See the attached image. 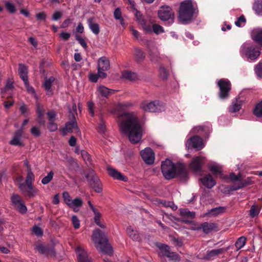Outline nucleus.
<instances>
[{
	"label": "nucleus",
	"instance_id": "f257e3e1",
	"mask_svg": "<svg viewBox=\"0 0 262 262\" xmlns=\"http://www.w3.org/2000/svg\"><path fill=\"white\" fill-rule=\"evenodd\" d=\"M120 131L128 136L132 143H137L142 136V128L136 115L133 112L125 113L118 117Z\"/></svg>",
	"mask_w": 262,
	"mask_h": 262
},
{
	"label": "nucleus",
	"instance_id": "f03ea898",
	"mask_svg": "<svg viewBox=\"0 0 262 262\" xmlns=\"http://www.w3.org/2000/svg\"><path fill=\"white\" fill-rule=\"evenodd\" d=\"M197 9V5L193 1L185 0L182 2L178 11L179 20L183 24L189 23L192 19Z\"/></svg>",
	"mask_w": 262,
	"mask_h": 262
},
{
	"label": "nucleus",
	"instance_id": "7ed1b4c3",
	"mask_svg": "<svg viewBox=\"0 0 262 262\" xmlns=\"http://www.w3.org/2000/svg\"><path fill=\"white\" fill-rule=\"evenodd\" d=\"M161 169L163 176L167 180L173 178L177 173L184 176L187 174V170L184 165L175 166L169 159L162 162Z\"/></svg>",
	"mask_w": 262,
	"mask_h": 262
},
{
	"label": "nucleus",
	"instance_id": "20e7f679",
	"mask_svg": "<svg viewBox=\"0 0 262 262\" xmlns=\"http://www.w3.org/2000/svg\"><path fill=\"white\" fill-rule=\"evenodd\" d=\"M92 239L99 251L107 254L112 253V248L108 243L106 235L99 229H96L93 232Z\"/></svg>",
	"mask_w": 262,
	"mask_h": 262
},
{
	"label": "nucleus",
	"instance_id": "39448f33",
	"mask_svg": "<svg viewBox=\"0 0 262 262\" xmlns=\"http://www.w3.org/2000/svg\"><path fill=\"white\" fill-rule=\"evenodd\" d=\"M240 52L242 56L247 58L249 62L255 61L261 54L259 47L248 43H245L242 46Z\"/></svg>",
	"mask_w": 262,
	"mask_h": 262
},
{
	"label": "nucleus",
	"instance_id": "423d86ee",
	"mask_svg": "<svg viewBox=\"0 0 262 262\" xmlns=\"http://www.w3.org/2000/svg\"><path fill=\"white\" fill-rule=\"evenodd\" d=\"M140 107L144 111L148 112H159L164 110V108L158 100L152 101L144 100L141 103Z\"/></svg>",
	"mask_w": 262,
	"mask_h": 262
},
{
	"label": "nucleus",
	"instance_id": "0eeeda50",
	"mask_svg": "<svg viewBox=\"0 0 262 262\" xmlns=\"http://www.w3.org/2000/svg\"><path fill=\"white\" fill-rule=\"evenodd\" d=\"M229 179L235 182L236 183L231 186V189L232 190H236L239 189L244 186H246L251 184L253 181L252 178H248L246 180H243L241 179V176H236L234 173H231L229 175Z\"/></svg>",
	"mask_w": 262,
	"mask_h": 262
},
{
	"label": "nucleus",
	"instance_id": "6e6552de",
	"mask_svg": "<svg viewBox=\"0 0 262 262\" xmlns=\"http://www.w3.org/2000/svg\"><path fill=\"white\" fill-rule=\"evenodd\" d=\"M110 68V63L108 59L102 56L99 58L97 62L98 74L100 78H104L107 75L105 71L109 70Z\"/></svg>",
	"mask_w": 262,
	"mask_h": 262
},
{
	"label": "nucleus",
	"instance_id": "1a4fd4ad",
	"mask_svg": "<svg viewBox=\"0 0 262 262\" xmlns=\"http://www.w3.org/2000/svg\"><path fill=\"white\" fill-rule=\"evenodd\" d=\"M158 247L160 249L161 253L169 258L170 260H173L174 262H179L180 261V256L177 253L171 251L170 248L168 245L159 244L158 245Z\"/></svg>",
	"mask_w": 262,
	"mask_h": 262
},
{
	"label": "nucleus",
	"instance_id": "9d476101",
	"mask_svg": "<svg viewBox=\"0 0 262 262\" xmlns=\"http://www.w3.org/2000/svg\"><path fill=\"white\" fill-rule=\"evenodd\" d=\"M204 147L202 138L195 136L190 138L186 142V147L189 149L194 148L196 150H199Z\"/></svg>",
	"mask_w": 262,
	"mask_h": 262
},
{
	"label": "nucleus",
	"instance_id": "9b49d317",
	"mask_svg": "<svg viewBox=\"0 0 262 262\" xmlns=\"http://www.w3.org/2000/svg\"><path fill=\"white\" fill-rule=\"evenodd\" d=\"M217 85L220 88V97L222 99L226 98L228 96L229 92L231 89V83L228 79H222L217 81Z\"/></svg>",
	"mask_w": 262,
	"mask_h": 262
},
{
	"label": "nucleus",
	"instance_id": "f8f14e48",
	"mask_svg": "<svg viewBox=\"0 0 262 262\" xmlns=\"http://www.w3.org/2000/svg\"><path fill=\"white\" fill-rule=\"evenodd\" d=\"M158 16L161 20L166 21L169 19H173L174 13L170 7L168 6H162L158 11Z\"/></svg>",
	"mask_w": 262,
	"mask_h": 262
},
{
	"label": "nucleus",
	"instance_id": "ddd939ff",
	"mask_svg": "<svg viewBox=\"0 0 262 262\" xmlns=\"http://www.w3.org/2000/svg\"><path fill=\"white\" fill-rule=\"evenodd\" d=\"M11 201L15 208L20 213L24 214L27 212V207L25 205L20 196L17 194H13L11 198Z\"/></svg>",
	"mask_w": 262,
	"mask_h": 262
},
{
	"label": "nucleus",
	"instance_id": "4468645a",
	"mask_svg": "<svg viewBox=\"0 0 262 262\" xmlns=\"http://www.w3.org/2000/svg\"><path fill=\"white\" fill-rule=\"evenodd\" d=\"M205 158L202 156L194 157L190 163V168L195 172H200Z\"/></svg>",
	"mask_w": 262,
	"mask_h": 262
},
{
	"label": "nucleus",
	"instance_id": "2eb2a0df",
	"mask_svg": "<svg viewBox=\"0 0 262 262\" xmlns=\"http://www.w3.org/2000/svg\"><path fill=\"white\" fill-rule=\"evenodd\" d=\"M143 161L147 164H151L155 160V154L150 148H145L140 152Z\"/></svg>",
	"mask_w": 262,
	"mask_h": 262
},
{
	"label": "nucleus",
	"instance_id": "dca6fc26",
	"mask_svg": "<svg viewBox=\"0 0 262 262\" xmlns=\"http://www.w3.org/2000/svg\"><path fill=\"white\" fill-rule=\"evenodd\" d=\"M19 188L24 195L29 197H34L38 192L37 189L34 188L32 185H25L22 184L19 185Z\"/></svg>",
	"mask_w": 262,
	"mask_h": 262
},
{
	"label": "nucleus",
	"instance_id": "f3484780",
	"mask_svg": "<svg viewBox=\"0 0 262 262\" xmlns=\"http://www.w3.org/2000/svg\"><path fill=\"white\" fill-rule=\"evenodd\" d=\"M228 248L227 249L220 248L217 249H213L210 251H208L206 253L204 258L206 260H213L215 259L218 255L223 254L224 252L227 251Z\"/></svg>",
	"mask_w": 262,
	"mask_h": 262
},
{
	"label": "nucleus",
	"instance_id": "a211bd4d",
	"mask_svg": "<svg viewBox=\"0 0 262 262\" xmlns=\"http://www.w3.org/2000/svg\"><path fill=\"white\" fill-rule=\"evenodd\" d=\"M78 262H92L91 258L88 255L87 252L80 247L76 250Z\"/></svg>",
	"mask_w": 262,
	"mask_h": 262
},
{
	"label": "nucleus",
	"instance_id": "6ab92c4d",
	"mask_svg": "<svg viewBox=\"0 0 262 262\" xmlns=\"http://www.w3.org/2000/svg\"><path fill=\"white\" fill-rule=\"evenodd\" d=\"M108 174L113 177L114 179L119 180H121L124 182H126L128 180V178L123 175L121 173L118 171L116 169L112 167H107V168Z\"/></svg>",
	"mask_w": 262,
	"mask_h": 262
},
{
	"label": "nucleus",
	"instance_id": "aec40b11",
	"mask_svg": "<svg viewBox=\"0 0 262 262\" xmlns=\"http://www.w3.org/2000/svg\"><path fill=\"white\" fill-rule=\"evenodd\" d=\"M226 211V208L224 207H219L212 208L205 213L203 216L214 217L222 214Z\"/></svg>",
	"mask_w": 262,
	"mask_h": 262
},
{
	"label": "nucleus",
	"instance_id": "412c9836",
	"mask_svg": "<svg viewBox=\"0 0 262 262\" xmlns=\"http://www.w3.org/2000/svg\"><path fill=\"white\" fill-rule=\"evenodd\" d=\"M204 186L208 188H211L216 184V182L212 177L208 174L200 179Z\"/></svg>",
	"mask_w": 262,
	"mask_h": 262
},
{
	"label": "nucleus",
	"instance_id": "4be33fe9",
	"mask_svg": "<svg viewBox=\"0 0 262 262\" xmlns=\"http://www.w3.org/2000/svg\"><path fill=\"white\" fill-rule=\"evenodd\" d=\"M113 91L112 90L109 89L104 86L100 85L97 88L96 93L98 97L107 98L112 93Z\"/></svg>",
	"mask_w": 262,
	"mask_h": 262
},
{
	"label": "nucleus",
	"instance_id": "5701e85b",
	"mask_svg": "<svg viewBox=\"0 0 262 262\" xmlns=\"http://www.w3.org/2000/svg\"><path fill=\"white\" fill-rule=\"evenodd\" d=\"M83 201L80 198H76L74 200H72L70 203L68 204V206L73 209L75 212L79 210V208L82 206Z\"/></svg>",
	"mask_w": 262,
	"mask_h": 262
},
{
	"label": "nucleus",
	"instance_id": "b1692460",
	"mask_svg": "<svg viewBox=\"0 0 262 262\" xmlns=\"http://www.w3.org/2000/svg\"><path fill=\"white\" fill-rule=\"evenodd\" d=\"M251 37L262 47V30L255 29L251 32Z\"/></svg>",
	"mask_w": 262,
	"mask_h": 262
},
{
	"label": "nucleus",
	"instance_id": "393cba45",
	"mask_svg": "<svg viewBox=\"0 0 262 262\" xmlns=\"http://www.w3.org/2000/svg\"><path fill=\"white\" fill-rule=\"evenodd\" d=\"M208 165L210 170L214 175L217 176L221 174L222 167L217 163L213 162H210L208 163Z\"/></svg>",
	"mask_w": 262,
	"mask_h": 262
},
{
	"label": "nucleus",
	"instance_id": "a878e982",
	"mask_svg": "<svg viewBox=\"0 0 262 262\" xmlns=\"http://www.w3.org/2000/svg\"><path fill=\"white\" fill-rule=\"evenodd\" d=\"M88 26L92 32L95 35H97L100 32V27L98 24L94 21L93 18H90L88 20Z\"/></svg>",
	"mask_w": 262,
	"mask_h": 262
},
{
	"label": "nucleus",
	"instance_id": "bb28decb",
	"mask_svg": "<svg viewBox=\"0 0 262 262\" xmlns=\"http://www.w3.org/2000/svg\"><path fill=\"white\" fill-rule=\"evenodd\" d=\"M216 227V225L214 223L205 222L201 225V227L197 228L196 229L198 230L202 228L204 232L208 233L214 230Z\"/></svg>",
	"mask_w": 262,
	"mask_h": 262
},
{
	"label": "nucleus",
	"instance_id": "cd10ccee",
	"mask_svg": "<svg viewBox=\"0 0 262 262\" xmlns=\"http://www.w3.org/2000/svg\"><path fill=\"white\" fill-rule=\"evenodd\" d=\"M75 130H77V132H79L77 122L74 118L72 121L68 122L66 124L64 131L69 133H72Z\"/></svg>",
	"mask_w": 262,
	"mask_h": 262
},
{
	"label": "nucleus",
	"instance_id": "c85d7f7f",
	"mask_svg": "<svg viewBox=\"0 0 262 262\" xmlns=\"http://www.w3.org/2000/svg\"><path fill=\"white\" fill-rule=\"evenodd\" d=\"M21 134L20 132H17L16 133L13 138L10 141L9 143L10 144L14 146H24V144H23L21 141Z\"/></svg>",
	"mask_w": 262,
	"mask_h": 262
},
{
	"label": "nucleus",
	"instance_id": "c756f323",
	"mask_svg": "<svg viewBox=\"0 0 262 262\" xmlns=\"http://www.w3.org/2000/svg\"><path fill=\"white\" fill-rule=\"evenodd\" d=\"M18 73L24 82V83L27 82V80H28V69L23 64H19L18 68Z\"/></svg>",
	"mask_w": 262,
	"mask_h": 262
},
{
	"label": "nucleus",
	"instance_id": "7c9ffc66",
	"mask_svg": "<svg viewBox=\"0 0 262 262\" xmlns=\"http://www.w3.org/2000/svg\"><path fill=\"white\" fill-rule=\"evenodd\" d=\"M55 78L53 77H50L47 78L43 83V86L47 91V94L51 95L52 94V84L54 82Z\"/></svg>",
	"mask_w": 262,
	"mask_h": 262
},
{
	"label": "nucleus",
	"instance_id": "2f4dec72",
	"mask_svg": "<svg viewBox=\"0 0 262 262\" xmlns=\"http://www.w3.org/2000/svg\"><path fill=\"white\" fill-rule=\"evenodd\" d=\"M242 103L240 100L236 99L235 101L232 103V104L229 107V111L230 113H235L239 111L241 108Z\"/></svg>",
	"mask_w": 262,
	"mask_h": 262
},
{
	"label": "nucleus",
	"instance_id": "473e14b6",
	"mask_svg": "<svg viewBox=\"0 0 262 262\" xmlns=\"http://www.w3.org/2000/svg\"><path fill=\"white\" fill-rule=\"evenodd\" d=\"M253 8L257 15L262 16V0H255Z\"/></svg>",
	"mask_w": 262,
	"mask_h": 262
},
{
	"label": "nucleus",
	"instance_id": "72a5a7b5",
	"mask_svg": "<svg viewBox=\"0 0 262 262\" xmlns=\"http://www.w3.org/2000/svg\"><path fill=\"white\" fill-rule=\"evenodd\" d=\"M122 78L130 80H135L138 79V76L135 73L128 71H124L122 74Z\"/></svg>",
	"mask_w": 262,
	"mask_h": 262
},
{
	"label": "nucleus",
	"instance_id": "f704fd0d",
	"mask_svg": "<svg viewBox=\"0 0 262 262\" xmlns=\"http://www.w3.org/2000/svg\"><path fill=\"white\" fill-rule=\"evenodd\" d=\"M93 211L95 214L94 219V221H95V222L96 223V224L101 228H105V224L102 223L100 222V218L101 216V214L100 213V212L99 211V210L97 209H96Z\"/></svg>",
	"mask_w": 262,
	"mask_h": 262
},
{
	"label": "nucleus",
	"instance_id": "c9c22d12",
	"mask_svg": "<svg viewBox=\"0 0 262 262\" xmlns=\"http://www.w3.org/2000/svg\"><path fill=\"white\" fill-rule=\"evenodd\" d=\"M37 114L38 118V122L39 123L44 125L45 121L43 118V110L42 107L39 104H37Z\"/></svg>",
	"mask_w": 262,
	"mask_h": 262
},
{
	"label": "nucleus",
	"instance_id": "e433bc0d",
	"mask_svg": "<svg viewBox=\"0 0 262 262\" xmlns=\"http://www.w3.org/2000/svg\"><path fill=\"white\" fill-rule=\"evenodd\" d=\"M126 231L128 235L133 240L138 241L140 239V235L138 231L133 230L130 227L127 228Z\"/></svg>",
	"mask_w": 262,
	"mask_h": 262
},
{
	"label": "nucleus",
	"instance_id": "4c0bfd02",
	"mask_svg": "<svg viewBox=\"0 0 262 262\" xmlns=\"http://www.w3.org/2000/svg\"><path fill=\"white\" fill-rule=\"evenodd\" d=\"M260 209L257 205H253L249 210V215L251 217H255L258 215Z\"/></svg>",
	"mask_w": 262,
	"mask_h": 262
},
{
	"label": "nucleus",
	"instance_id": "58836bf2",
	"mask_svg": "<svg viewBox=\"0 0 262 262\" xmlns=\"http://www.w3.org/2000/svg\"><path fill=\"white\" fill-rule=\"evenodd\" d=\"M246 238L244 236L239 237L235 243V246L237 250L242 248L246 244Z\"/></svg>",
	"mask_w": 262,
	"mask_h": 262
},
{
	"label": "nucleus",
	"instance_id": "ea45409f",
	"mask_svg": "<svg viewBox=\"0 0 262 262\" xmlns=\"http://www.w3.org/2000/svg\"><path fill=\"white\" fill-rule=\"evenodd\" d=\"M180 214L184 217L193 218L195 216V213L194 212H190L187 209H181L180 210Z\"/></svg>",
	"mask_w": 262,
	"mask_h": 262
},
{
	"label": "nucleus",
	"instance_id": "a19ab883",
	"mask_svg": "<svg viewBox=\"0 0 262 262\" xmlns=\"http://www.w3.org/2000/svg\"><path fill=\"white\" fill-rule=\"evenodd\" d=\"M14 81L11 79L7 80L5 87L2 89V93L4 94L7 91L12 90L13 88Z\"/></svg>",
	"mask_w": 262,
	"mask_h": 262
},
{
	"label": "nucleus",
	"instance_id": "79ce46f5",
	"mask_svg": "<svg viewBox=\"0 0 262 262\" xmlns=\"http://www.w3.org/2000/svg\"><path fill=\"white\" fill-rule=\"evenodd\" d=\"M34 179V175L31 170L27 171V176L25 181V185H32V182Z\"/></svg>",
	"mask_w": 262,
	"mask_h": 262
},
{
	"label": "nucleus",
	"instance_id": "37998d69",
	"mask_svg": "<svg viewBox=\"0 0 262 262\" xmlns=\"http://www.w3.org/2000/svg\"><path fill=\"white\" fill-rule=\"evenodd\" d=\"M144 31L146 32H151L152 31L151 23H148L144 20L143 22L140 23Z\"/></svg>",
	"mask_w": 262,
	"mask_h": 262
},
{
	"label": "nucleus",
	"instance_id": "c03bdc74",
	"mask_svg": "<svg viewBox=\"0 0 262 262\" xmlns=\"http://www.w3.org/2000/svg\"><path fill=\"white\" fill-rule=\"evenodd\" d=\"M54 176V172L53 171H50L47 174V176L45 177L41 180V183L43 185L48 184L53 179Z\"/></svg>",
	"mask_w": 262,
	"mask_h": 262
},
{
	"label": "nucleus",
	"instance_id": "a18cd8bd",
	"mask_svg": "<svg viewBox=\"0 0 262 262\" xmlns=\"http://www.w3.org/2000/svg\"><path fill=\"white\" fill-rule=\"evenodd\" d=\"M254 114L257 117L262 116V101L256 104L254 110Z\"/></svg>",
	"mask_w": 262,
	"mask_h": 262
},
{
	"label": "nucleus",
	"instance_id": "49530a36",
	"mask_svg": "<svg viewBox=\"0 0 262 262\" xmlns=\"http://www.w3.org/2000/svg\"><path fill=\"white\" fill-rule=\"evenodd\" d=\"M5 7L9 12L14 13L16 12V9L13 4L10 2H6L5 3Z\"/></svg>",
	"mask_w": 262,
	"mask_h": 262
},
{
	"label": "nucleus",
	"instance_id": "de8ad7c7",
	"mask_svg": "<svg viewBox=\"0 0 262 262\" xmlns=\"http://www.w3.org/2000/svg\"><path fill=\"white\" fill-rule=\"evenodd\" d=\"M254 71L258 77L262 78V62H259L255 66Z\"/></svg>",
	"mask_w": 262,
	"mask_h": 262
},
{
	"label": "nucleus",
	"instance_id": "09e8293b",
	"mask_svg": "<svg viewBox=\"0 0 262 262\" xmlns=\"http://www.w3.org/2000/svg\"><path fill=\"white\" fill-rule=\"evenodd\" d=\"M93 187L95 191L97 192H101L102 190V185L98 180L94 181Z\"/></svg>",
	"mask_w": 262,
	"mask_h": 262
},
{
	"label": "nucleus",
	"instance_id": "8fccbe9b",
	"mask_svg": "<svg viewBox=\"0 0 262 262\" xmlns=\"http://www.w3.org/2000/svg\"><path fill=\"white\" fill-rule=\"evenodd\" d=\"M152 29L157 34L164 32V29L162 27L158 24L152 25Z\"/></svg>",
	"mask_w": 262,
	"mask_h": 262
},
{
	"label": "nucleus",
	"instance_id": "3c124183",
	"mask_svg": "<svg viewBox=\"0 0 262 262\" xmlns=\"http://www.w3.org/2000/svg\"><path fill=\"white\" fill-rule=\"evenodd\" d=\"M72 224L73 225V227L75 229H78L80 227V221L78 219V217L74 215L72 216Z\"/></svg>",
	"mask_w": 262,
	"mask_h": 262
},
{
	"label": "nucleus",
	"instance_id": "603ef678",
	"mask_svg": "<svg viewBox=\"0 0 262 262\" xmlns=\"http://www.w3.org/2000/svg\"><path fill=\"white\" fill-rule=\"evenodd\" d=\"M35 249L41 254L47 253L48 248L43 245H38L36 246Z\"/></svg>",
	"mask_w": 262,
	"mask_h": 262
},
{
	"label": "nucleus",
	"instance_id": "864d4df0",
	"mask_svg": "<svg viewBox=\"0 0 262 262\" xmlns=\"http://www.w3.org/2000/svg\"><path fill=\"white\" fill-rule=\"evenodd\" d=\"M171 241L172 244L177 247H181L183 245V242L181 238L173 237Z\"/></svg>",
	"mask_w": 262,
	"mask_h": 262
},
{
	"label": "nucleus",
	"instance_id": "5fc2aeb1",
	"mask_svg": "<svg viewBox=\"0 0 262 262\" xmlns=\"http://www.w3.org/2000/svg\"><path fill=\"white\" fill-rule=\"evenodd\" d=\"M135 54L136 58L138 60H141L143 59L145 57L144 54L143 52V51L139 49L136 50Z\"/></svg>",
	"mask_w": 262,
	"mask_h": 262
},
{
	"label": "nucleus",
	"instance_id": "6e6d98bb",
	"mask_svg": "<svg viewBox=\"0 0 262 262\" xmlns=\"http://www.w3.org/2000/svg\"><path fill=\"white\" fill-rule=\"evenodd\" d=\"M159 74L160 77L163 79H167L168 73L167 70L163 67H161L159 69Z\"/></svg>",
	"mask_w": 262,
	"mask_h": 262
},
{
	"label": "nucleus",
	"instance_id": "4d7b16f0",
	"mask_svg": "<svg viewBox=\"0 0 262 262\" xmlns=\"http://www.w3.org/2000/svg\"><path fill=\"white\" fill-rule=\"evenodd\" d=\"M62 197H63V200H64V202H65V203L67 205V206L68 205V204L70 203V202L72 200V199H71V196L70 195L69 192H63L62 193Z\"/></svg>",
	"mask_w": 262,
	"mask_h": 262
},
{
	"label": "nucleus",
	"instance_id": "13d9d810",
	"mask_svg": "<svg viewBox=\"0 0 262 262\" xmlns=\"http://www.w3.org/2000/svg\"><path fill=\"white\" fill-rule=\"evenodd\" d=\"M246 22V19L243 15L241 16L237 19V21L235 22V24L237 27H242L244 25Z\"/></svg>",
	"mask_w": 262,
	"mask_h": 262
},
{
	"label": "nucleus",
	"instance_id": "bf43d9fd",
	"mask_svg": "<svg viewBox=\"0 0 262 262\" xmlns=\"http://www.w3.org/2000/svg\"><path fill=\"white\" fill-rule=\"evenodd\" d=\"M105 129L106 127L104 122L102 119H101L100 122L98 126V131L101 134H103L104 133Z\"/></svg>",
	"mask_w": 262,
	"mask_h": 262
},
{
	"label": "nucleus",
	"instance_id": "052dcab7",
	"mask_svg": "<svg viewBox=\"0 0 262 262\" xmlns=\"http://www.w3.org/2000/svg\"><path fill=\"white\" fill-rule=\"evenodd\" d=\"M25 83L26 88L27 90V91L29 93H30V94H32L34 96V97L36 98V95L35 92L34 91V89L31 86L29 85L28 80H27L26 83Z\"/></svg>",
	"mask_w": 262,
	"mask_h": 262
},
{
	"label": "nucleus",
	"instance_id": "680f3d73",
	"mask_svg": "<svg viewBox=\"0 0 262 262\" xmlns=\"http://www.w3.org/2000/svg\"><path fill=\"white\" fill-rule=\"evenodd\" d=\"M48 127L51 132H55L58 128L57 125L54 122V121H49Z\"/></svg>",
	"mask_w": 262,
	"mask_h": 262
},
{
	"label": "nucleus",
	"instance_id": "e2e57ef3",
	"mask_svg": "<svg viewBox=\"0 0 262 262\" xmlns=\"http://www.w3.org/2000/svg\"><path fill=\"white\" fill-rule=\"evenodd\" d=\"M31 133L36 137L39 136L41 134L39 128L37 126H33L31 129Z\"/></svg>",
	"mask_w": 262,
	"mask_h": 262
},
{
	"label": "nucleus",
	"instance_id": "0e129e2a",
	"mask_svg": "<svg viewBox=\"0 0 262 262\" xmlns=\"http://www.w3.org/2000/svg\"><path fill=\"white\" fill-rule=\"evenodd\" d=\"M80 154L82 158L85 161L86 163H87L88 162H90V156L87 151L85 150H81L80 151Z\"/></svg>",
	"mask_w": 262,
	"mask_h": 262
},
{
	"label": "nucleus",
	"instance_id": "69168bd1",
	"mask_svg": "<svg viewBox=\"0 0 262 262\" xmlns=\"http://www.w3.org/2000/svg\"><path fill=\"white\" fill-rule=\"evenodd\" d=\"M88 107L89 109V111L92 116H94L95 113H94V104L92 101H89L88 102Z\"/></svg>",
	"mask_w": 262,
	"mask_h": 262
},
{
	"label": "nucleus",
	"instance_id": "338daca9",
	"mask_svg": "<svg viewBox=\"0 0 262 262\" xmlns=\"http://www.w3.org/2000/svg\"><path fill=\"white\" fill-rule=\"evenodd\" d=\"M32 230L35 235L38 236H41L42 235V231L41 229L38 226H34Z\"/></svg>",
	"mask_w": 262,
	"mask_h": 262
},
{
	"label": "nucleus",
	"instance_id": "774afa93",
	"mask_svg": "<svg viewBox=\"0 0 262 262\" xmlns=\"http://www.w3.org/2000/svg\"><path fill=\"white\" fill-rule=\"evenodd\" d=\"M114 15L116 19H122L121 11L119 8H118L115 10Z\"/></svg>",
	"mask_w": 262,
	"mask_h": 262
}]
</instances>
